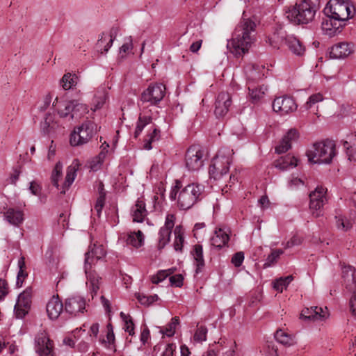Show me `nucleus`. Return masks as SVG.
<instances>
[{"instance_id":"obj_1","label":"nucleus","mask_w":356,"mask_h":356,"mask_svg":"<svg viewBox=\"0 0 356 356\" xmlns=\"http://www.w3.org/2000/svg\"><path fill=\"white\" fill-rule=\"evenodd\" d=\"M256 24L250 19H243L236 26L227 47L236 56H241L248 52L255 41Z\"/></svg>"},{"instance_id":"obj_2","label":"nucleus","mask_w":356,"mask_h":356,"mask_svg":"<svg viewBox=\"0 0 356 356\" xmlns=\"http://www.w3.org/2000/svg\"><path fill=\"white\" fill-rule=\"evenodd\" d=\"M204 191V187L201 184L192 183L182 187L181 182L177 180L170 199H177V207L181 210H188L202 199Z\"/></svg>"},{"instance_id":"obj_3","label":"nucleus","mask_w":356,"mask_h":356,"mask_svg":"<svg viewBox=\"0 0 356 356\" xmlns=\"http://www.w3.org/2000/svg\"><path fill=\"white\" fill-rule=\"evenodd\" d=\"M106 253L102 245L94 243L90 246L89 250L85 254L84 270L87 278L86 284L92 298L99 289L102 278L92 270V267L96 261L103 259Z\"/></svg>"},{"instance_id":"obj_4","label":"nucleus","mask_w":356,"mask_h":356,"mask_svg":"<svg viewBox=\"0 0 356 356\" xmlns=\"http://www.w3.org/2000/svg\"><path fill=\"white\" fill-rule=\"evenodd\" d=\"M319 9L318 0H302L285 13L286 17L296 24H307L312 22Z\"/></svg>"},{"instance_id":"obj_5","label":"nucleus","mask_w":356,"mask_h":356,"mask_svg":"<svg viewBox=\"0 0 356 356\" xmlns=\"http://www.w3.org/2000/svg\"><path fill=\"white\" fill-rule=\"evenodd\" d=\"M335 155V144L329 140L314 143L307 152L308 161L312 163H330Z\"/></svg>"},{"instance_id":"obj_6","label":"nucleus","mask_w":356,"mask_h":356,"mask_svg":"<svg viewBox=\"0 0 356 356\" xmlns=\"http://www.w3.org/2000/svg\"><path fill=\"white\" fill-rule=\"evenodd\" d=\"M323 12L326 16H333L346 24L354 16L355 8L349 0H331Z\"/></svg>"},{"instance_id":"obj_7","label":"nucleus","mask_w":356,"mask_h":356,"mask_svg":"<svg viewBox=\"0 0 356 356\" xmlns=\"http://www.w3.org/2000/svg\"><path fill=\"white\" fill-rule=\"evenodd\" d=\"M232 154L233 150L228 148L222 149L218 152L209 166V172L211 177L218 179L228 172L232 163Z\"/></svg>"},{"instance_id":"obj_8","label":"nucleus","mask_w":356,"mask_h":356,"mask_svg":"<svg viewBox=\"0 0 356 356\" xmlns=\"http://www.w3.org/2000/svg\"><path fill=\"white\" fill-rule=\"evenodd\" d=\"M206 159L203 148L199 145H193L185 153V166L189 171H197L203 167Z\"/></svg>"},{"instance_id":"obj_9","label":"nucleus","mask_w":356,"mask_h":356,"mask_svg":"<svg viewBox=\"0 0 356 356\" xmlns=\"http://www.w3.org/2000/svg\"><path fill=\"white\" fill-rule=\"evenodd\" d=\"M96 133V125L93 122L83 123L74 130L70 135V143L72 146L87 143Z\"/></svg>"},{"instance_id":"obj_10","label":"nucleus","mask_w":356,"mask_h":356,"mask_svg":"<svg viewBox=\"0 0 356 356\" xmlns=\"http://www.w3.org/2000/svg\"><path fill=\"white\" fill-rule=\"evenodd\" d=\"M342 277L346 289L354 293L350 300V309L352 314L356 316V270L350 266H343Z\"/></svg>"},{"instance_id":"obj_11","label":"nucleus","mask_w":356,"mask_h":356,"mask_svg":"<svg viewBox=\"0 0 356 356\" xmlns=\"http://www.w3.org/2000/svg\"><path fill=\"white\" fill-rule=\"evenodd\" d=\"M165 90V85L162 83L151 84L141 94L140 101L143 104L156 105L164 97Z\"/></svg>"},{"instance_id":"obj_12","label":"nucleus","mask_w":356,"mask_h":356,"mask_svg":"<svg viewBox=\"0 0 356 356\" xmlns=\"http://www.w3.org/2000/svg\"><path fill=\"white\" fill-rule=\"evenodd\" d=\"M327 188L323 186H317L309 194V209L312 215L318 217L321 215L323 206L327 202Z\"/></svg>"},{"instance_id":"obj_13","label":"nucleus","mask_w":356,"mask_h":356,"mask_svg":"<svg viewBox=\"0 0 356 356\" xmlns=\"http://www.w3.org/2000/svg\"><path fill=\"white\" fill-rule=\"evenodd\" d=\"M34 349L39 356H55L54 342L45 331H40L36 334Z\"/></svg>"},{"instance_id":"obj_14","label":"nucleus","mask_w":356,"mask_h":356,"mask_svg":"<svg viewBox=\"0 0 356 356\" xmlns=\"http://www.w3.org/2000/svg\"><path fill=\"white\" fill-rule=\"evenodd\" d=\"M87 312L86 300L81 296H72L65 301L64 314L72 317L80 316Z\"/></svg>"},{"instance_id":"obj_15","label":"nucleus","mask_w":356,"mask_h":356,"mask_svg":"<svg viewBox=\"0 0 356 356\" xmlns=\"http://www.w3.org/2000/svg\"><path fill=\"white\" fill-rule=\"evenodd\" d=\"M175 216L168 213L165 216V224L159 232L158 248L163 249L170 241L172 229L175 226Z\"/></svg>"},{"instance_id":"obj_16","label":"nucleus","mask_w":356,"mask_h":356,"mask_svg":"<svg viewBox=\"0 0 356 356\" xmlns=\"http://www.w3.org/2000/svg\"><path fill=\"white\" fill-rule=\"evenodd\" d=\"M298 105L295 100L289 96L276 97L273 102V109L284 115L296 111Z\"/></svg>"},{"instance_id":"obj_17","label":"nucleus","mask_w":356,"mask_h":356,"mask_svg":"<svg viewBox=\"0 0 356 356\" xmlns=\"http://www.w3.org/2000/svg\"><path fill=\"white\" fill-rule=\"evenodd\" d=\"M300 316L303 319L311 320L313 321H323L329 316L328 309L326 307H311L302 309Z\"/></svg>"},{"instance_id":"obj_18","label":"nucleus","mask_w":356,"mask_h":356,"mask_svg":"<svg viewBox=\"0 0 356 356\" xmlns=\"http://www.w3.org/2000/svg\"><path fill=\"white\" fill-rule=\"evenodd\" d=\"M345 25L333 16H326L321 22V29L324 34L332 37L339 33Z\"/></svg>"},{"instance_id":"obj_19","label":"nucleus","mask_w":356,"mask_h":356,"mask_svg":"<svg viewBox=\"0 0 356 356\" xmlns=\"http://www.w3.org/2000/svg\"><path fill=\"white\" fill-rule=\"evenodd\" d=\"M232 103V97L228 92H220L215 102L214 113L216 117L221 118L225 116L228 113Z\"/></svg>"},{"instance_id":"obj_20","label":"nucleus","mask_w":356,"mask_h":356,"mask_svg":"<svg viewBox=\"0 0 356 356\" xmlns=\"http://www.w3.org/2000/svg\"><path fill=\"white\" fill-rule=\"evenodd\" d=\"M229 241V235L228 230L225 228H216L213 232V235L210 238L211 245L217 249L220 250L227 246Z\"/></svg>"},{"instance_id":"obj_21","label":"nucleus","mask_w":356,"mask_h":356,"mask_svg":"<svg viewBox=\"0 0 356 356\" xmlns=\"http://www.w3.org/2000/svg\"><path fill=\"white\" fill-rule=\"evenodd\" d=\"M63 305L58 296H53L48 301L46 310L49 318L51 320L57 319L62 313H64Z\"/></svg>"},{"instance_id":"obj_22","label":"nucleus","mask_w":356,"mask_h":356,"mask_svg":"<svg viewBox=\"0 0 356 356\" xmlns=\"http://www.w3.org/2000/svg\"><path fill=\"white\" fill-rule=\"evenodd\" d=\"M120 239L124 241L127 245L138 248L143 245L145 237L143 232L138 230L136 232L124 233L121 235Z\"/></svg>"},{"instance_id":"obj_23","label":"nucleus","mask_w":356,"mask_h":356,"mask_svg":"<svg viewBox=\"0 0 356 356\" xmlns=\"http://www.w3.org/2000/svg\"><path fill=\"white\" fill-rule=\"evenodd\" d=\"M79 166L80 163L79 160L74 159L72 164L67 167L65 180L62 186V190L60 191L61 193H65V191L67 190L72 184L76 177V172L78 171Z\"/></svg>"},{"instance_id":"obj_24","label":"nucleus","mask_w":356,"mask_h":356,"mask_svg":"<svg viewBox=\"0 0 356 356\" xmlns=\"http://www.w3.org/2000/svg\"><path fill=\"white\" fill-rule=\"evenodd\" d=\"M352 52L350 44L347 42H339L333 45L330 50V56L332 58H343Z\"/></svg>"},{"instance_id":"obj_25","label":"nucleus","mask_w":356,"mask_h":356,"mask_svg":"<svg viewBox=\"0 0 356 356\" xmlns=\"http://www.w3.org/2000/svg\"><path fill=\"white\" fill-rule=\"evenodd\" d=\"M73 102L74 100H59L58 98H56L55 101L53 102V106L56 109L60 118L70 117L73 111Z\"/></svg>"},{"instance_id":"obj_26","label":"nucleus","mask_w":356,"mask_h":356,"mask_svg":"<svg viewBox=\"0 0 356 356\" xmlns=\"http://www.w3.org/2000/svg\"><path fill=\"white\" fill-rule=\"evenodd\" d=\"M131 216L134 222H142L147 215L145 203L142 200H138L131 207Z\"/></svg>"},{"instance_id":"obj_27","label":"nucleus","mask_w":356,"mask_h":356,"mask_svg":"<svg viewBox=\"0 0 356 356\" xmlns=\"http://www.w3.org/2000/svg\"><path fill=\"white\" fill-rule=\"evenodd\" d=\"M4 218L11 225L19 226L24 220V213L19 209L9 208L3 213Z\"/></svg>"},{"instance_id":"obj_28","label":"nucleus","mask_w":356,"mask_h":356,"mask_svg":"<svg viewBox=\"0 0 356 356\" xmlns=\"http://www.w3.org/2000/svg\"><path fill=\"white\" fill-rule=\"evenodd\" d=\"M274 337L279 343L285 346H291L296 343L295 335L284 329H278Z\"/></svg>"},{"instance_id":"obj_29","label":"nucleus","mask_w":356,"mask_h":356,"mask_svg":"<svg viewBox=\"0 0 356 356\" xmlns=\"http://www.w3.org/2000/svg\"><path fill=\"white\" fill-rule=\"evenodd\" d=\"M298 160L295 156L287 154L277 159L275 163V168L281 170H288L298 165Z\"/></svg>"},{"instance_id":"obj_30","label":"nucleus","mask_w":356,"mask_h":356,"mask_svg":"<svg viewBox=\"0 0 356 356\" xmlns=\"http://www.w3.org/2000/svg\"><path fill=\"white\" fill-rule=\"evenodd\" d=\"M264 67L255 64H250L245 67V72L249 81H256L264 76Z\"/></svg>"},{"instance_id":"obj_31","label":"nucleus","mask_w":356,"mask_h":356,"mask_svg":"<svg viewBox=\"0 0 356 356\" xmlns=\"http://www.w3.org/2000/svg\"><path fill=\"white\" fill-rule=\"evenodd\" d=\"M248 89L249 90L248 96L250 100L252 103L257 104L264 97L268 90V87L266 85H261L257 87H252L249 85Z\"/></svg>"},{"instance_id":"obj_32","label":"nucleus","mask_w":356,"mask_h":356,"mask_svg":"<svg viewBox=\"0 0 356 356\" xmlns=\"http://www.w3.org/2000/svg\"><path fill=\"white\" fill-rule=\"evenodd\" d=\"M285 44L288 48L296 55L302 56L305 53V47L300 41L293 35H288L285 38Z\"/></svg>"},{"instance_id":"obj_33","label":"nucleus","mask_w":356,"mask_h":356,"mask_svg":"<svg viewBox=\"0 0 356 356\" xmlns=\"http://www.w3.org/2000/svg\"><path fill=\"white\" fill-rule=\"evenodd\" d=\"M193 259L195 261L196 269L195 273L198 274L201 273L204 267L205 263L203 256V248L202 245L196 244L194 245L191 252Z\"/></svg>"},{"instance_id":"obj_34","label":"nucleus","mask_w":356,"mask_h":356,"mask_svg":"<svg viewBox=\"0 0 356 356\" xmlns=\"http://www.w3.org/2000/svg\"><path fill=\"white\" fill-rule=\"evenodd\" d=\"M79 82V77L76 74L66 73L60 80V86L65 90H70L75 87Z\"/></svg>"},{"instance_id":"obj_35","label":"nucleus","mask_w":356,"mask_h":356,"mask_svg":"<svg viewBox=\"0 0 356 356\" xmlns=\"http://www.w3.org/2000/svg\"><path fill=\"white\" fill-rule=\"evenodd\" d=\"M73 104V111L72 115H70V119L78 120L85 114L88 113V108L86 104L80 103L77 100H74Z\"/></svg>"},{"instance_id":"obj_36","label":"nucleus","mask_w":356,"mask_h":356,"mask_svg":"<svg viewBox=\"0 0 356 356\" xmlns=\"http://www.w3.org/2000/svg\"><path fill=\"white\" fill-rule=\"evenodd\" d=\"M184 229L182 226L177 225L175 227L174 229L175 234V241L173 243L174 248L176 251H182V248L184 243Z\"/></svg>"},{"instance_id":"obj_37","label":"nucleus","mask_w":356,"mask_h":356,"mask_svg":"<svg viewBox=\"0 0 356 356\" xmlns=\"http://www.w3.org/2000/svg\"><path fill=\"white\" fill-rule=\"evenodd\" d=\"M56 127L57 124L54 122V116L51 114H47L44 120L40 124L41 130L44 134L54 132Z\"/></svg>"},{"instance_id":"obj_38","label":"nucleus","mask_w":356,"mask_h":356,"mask_svg":"<svg viewBox=\"0 0 356 356\" xmlns=\"http://www.w3.org/2000/svg\"><path fill=\"white\" fill-rule=\"evenodd\" d=\"M99 342L106 348H110L115 342V334L111 323H108L106 327V339L100 338Z\"/></svg>"},{"instance_id":"obj_39","label":"nucleus","mask_w":356,"mask_h":356,"mask_svg":"<svg viewBox=\"0 0 356 356\" xmlns=\"http://www.w3.org/2000/svg\"><path fill=\"white\" fill-rule=\"evenodd\" d=\"M160 138V130L157 128H154L152 131L148 134L145 139L143 143V148L147 150L152 149V143L158 140Z\"/></svg>"},{"instance_id":"obj_40","label":"nucleus","mask_w":356,"mask_h":356,"mask_svg":"<svg viewBox=\"0 0 356 356\" xmlns=\"http://www.w3.org/2000/svg\"><path fill=\"white\" fill-rule=\"evenodd\" d=\"M179 324V319L175 316L172 318L171 321L166 326L161 330V332L168 337H172L176 331L177 325Z\"/></svg>"},{"instance_id":"obj_41","label":"nucleus","mask_w":356,"mask_h":356,"mask_svg":"<svg viewBox=\"0 0 356 356\" xmlns=\"http://www.w3.org/2000/svg\"><path fill=\"white\" fill-rule=\"evenodd\" d=\"M114 39L115 37H113L111 35L102 33L101 38L97 41V46L98 47L104 46V52L106 53L111 47Z\"/></svg>"},{"instance_id":"obj_42","label":"nucleus","mask_w":356,"mask_h":356,"mask_svg":"<svg viewBox=\"0 0 356 356\" xmlns=\"http://www.w3.org/2000/svg\"><path fill=\"white\" fill-rule=\"evenodd\" d=\"M106 152L102 149L99 154L92 158L90 161V168L92 171H97L101 168V166L106 158Z\"/></svg>"},{"instance_id":"obj_43","label":"nucleus","mask_w":356,"mask_h":356,"mask_svg":"<svg viewBox=\"0 0 356 356\" xmlns=\"http://www.w3.org/2000/svg\"><path fill=\"white\" fill-rule=\"evenodd\" d=\"M293 280V277L292 275L280 277L273 282V288L278 292H282L284 289H286Z\"/></svg>"},{"instance_id":"obj_44","label":"nucleus","mask_w":356,"mask_h":356,"mask_svg":"<svg viewBox=\"0 0 356 356\" xmlns=\"http://www.w3.org/2000/svg\"><path fill=\"white\" fill-rule=\"evenodd\" d=\"M120 317L124 322L123 328L125 332H128L129 335H134V323L133 318L129 314H126L123 312L120 313Z\"/></svg>"},{"instance_id":"obj_45","label":"nucleus","mask_w":356,"mask_h":356,"mask_svg":"<svg viewBox=\"0 0 356 356\" xmlns=\"http://www.w3.org/2000/svg\"><path fill=\"white\" fill-rule=\"evenodd\" d=\"M152 118L149 116L140 115L136 123V127L134 131V137L136 138L141 134L145 126L151 122Z\"/></svg>"},{"instance_id":"obj_46","label":"nucleus","mask_w":356,"mask_h":356,"mask_svg":"<svg viewBox=\"0 0 356 356\" xmlns=\"http://www.w3.org/2000/svg\"><path fill=\"white\" fill-rule=\"evenodd\" d=\"M208 330L205 325H197L193 339L195 342L202 343L207 340Z\"/></svg>"},{"instance_id":"obj_47","label":"nucleus","mask_w":356,"mask_h":356,"mask_svg":"<svg viewBox=\"0 0 356 356\" xmlns=\"http://www.w3.org/2000/svg\"><path fill=\"white\" fill-rule=\"evenodd\" d=\"M173 272L174 271L172 268L159 270L156 275L151 277V281L152 283L157 284L165 280V278L173 273Z\"/></svg>"},{"instance_id":"obj_48","label":"nucleus","mask_w":356,"mask_h":356,"mask_svg":"<svg viewBox=\"0 0 356 356\" xmlns=\"http://www.w3.org/2000/svg\"><path fill=\"white\" fill-rule=\"evenodd\" d=\"M283 253L284 251L281 249L273 250L266 258L264 264V268H268L274 264Z\"/></svg>"},{"instance_id":"obj_49","label":"nucleus","mask_w":356,"mask_h":356,"mask_svg":"<svg viewBox=\"0 0 356 356\" xmlns=\"http://www.w3.org/2000/svg\"><path fill=\"white\" fill-rule=\"evenodd\" d=\"M62 170H63V165L60 162H58L54 169L53 170L52 175H51V182L52 184L56 186L57 188H58V180L60 176L62 175Z\"/></svg>"},{"instance_id":"obj_50","label":"nucleus","mask_w":356,"mask_h":356,"mask_svg":"<svg viewBox=\"0 0 356 356\" xmlns=\"http://www.w3.org/2000/svg\"><path fill=\"white\" fill-rule=\"evenodd\" d=\"M136 298L141 305L149 306L153 302L157 301L159 300V296L156 294L152 296H146L144 294L138 293L136 296Z\"/></svg>"},{"instance_id":"obj_51","label":"nucleus","mask_w":356,"mask_h":356,"mask_svg":"<svg viewBox=\"0 0 356 356\" xmlns=\"http://www.w3.org/2000/svg\"><path fill=\"white\" fill-rule=\"evenodd\" d=\"M106 199V193L104 192L103 188L99 193V196L96 200L94 209L96 211L97 214L99 216L102 213Z\"/></svg>"},{"instance_id":"obj_52","label":"nucleus","mask_w":356,"mask_h":356,"mask_svg":"<svg viewBox=\"0 0 356 356\" xmlns=\"http://www.w3.org/2000/svg\"><path fill=\"white\" fill-rule=\"evenodd\" d=\"M336 225L339 229L347 231L352 227V223L343 216L339 215L335 216Z\"/></svg>"},{"instance_id":"obj_53","label":"nucleus","mask_w":356,"mask_h":356,"mask_svg":"<svg viewBox=\"0 0 356 356\" xmlns=\"http://www.w3.org/2000/svg\"><path fill=\"white\" fill-rule=\"evenodd\" d=\"M29 303V295L26 292L21 293L18 296L17 303L15 306V309H17L18 307L24 306L26 307Z\"/></svg>"},{"instance_id":"obj_54","label":"nucleus","mask_w":356,"mask_h":356,"mask_svg":"<svg viewBox=\"0 0 356 356\" xmlns=\"http://www.w3.org/2000/svg\"><path fill=\"white\" fill-rule=\"evenodd\" d=\"M102 93L99 97H97V95H95V111L102 108L104 104L105 103L106 99V94L104 88H102Z\"/></svg>"},{"instance_id":"obj_55","label":"nucleus","mask_w":356,"mask_h":356,"mask_svg":"<svg viewBox=\"0 0 356 356\" xmlns=\"http://www.w3.org/2000/svg\"><path fill=\"white\" fill-rule=\"evenodd\" d=\"M291 147L290 141L284 140L283 138L280 145L275 147V152L278 154H282L287 152Z\"/></svg>"},{"instance_id":"obj_56","label":"nucleus","mask_w":356,"mask_h":356,"mask_svg":"<svg viewBox=\"0 0 356 356\" xmlns=\"http://www.w3.org/2000/svg\"><path fill=\"white\" fill-rule=\"evenodd\" d=\"M169 280L172 286L181 287L183 285L184 277L181 274H177L170 277Z\"/></svg>"},{"instance_id":"obj_57","label":"nucleus","mask_w":356,"mask_h":356,"mask_svg":"<svg viewBox=\"0 0 356 356\" xmlns=\"http://www.w3.org/2000/svg\"><path fill=\"white\" fill-rule=\"evenodd\" d=\"M323 100V96L320 93L312 95L308 99L306 103L307 108H311L314 104Z\"/></svg>"},{"instance_id":"obj_58","label":"nucleus","mask_w":356,"mask_h":356,"mask_svg":"<svg viewBox=\"0 0 356 356\" xmlns=\"http://www.w3.org/2000/svg\"><path fill=\"white\" fill-rule=\"evenodd\" d=\"M244 260V254L243 252H238L235 253L232 258V263L236 267H239L242 265Z\"/></svg>"},{"instance_id":"obj_59","label":"nucleus","mask_w":356,"mask_h":356,"mask_svg":"<svg viewBox=\"0 0 356 356\" xmlns=\"http://www.w3.org/2000/svg\"><path fill=\"white\" fill-rule=\"evenodd\" d=\"M133 49V42L131 37L125 39V42L120 48V53H129Z\"/></svg>"},{"instance_id":"obj_60","label":"nucleus","mask_w":356,"mask_h":356,"mask_svg":"<svg viewBox=\"0 0 356 356\" xmlns=\"http://www.w3.org/2000/svg\"><path fill=\"white\" fill-rule=\"evenodd\" d=\"M299 136L298 132L296 129H291L288 131V132L284 136V140L290 141V143L293 141H295L298 139Z\"/></svg>"},{"instance_id":"obj_61","label":"nucleus","mask_w":356,"mask_h":356,"mask_svg":"<svg viewBox=\"0 0 356 356\" xmlns=\"http://www.w3.org/2000/svg\"><path fill=\"white\" fill-rule=\"evenodd\" d=\"M8 293V283L5 280L0 279V300L4 299Z\"/></svg>"},{"instance_id":"obj_62","label":"nucleus","mask_w":356,"mask_h":356,"mask_svg":"<svg viewBox=\"0 0 356 356\" xmlns=\"http://www.w3.org/2000/svg\"><path fill=\"white\" fill-rule=\"evenodd\" d=\"M99 325L98 323H95L90 326L89 330V335L92 341H94V339H97L99 334Z\"/></svg>"},{"instance_id":"obj_63","label":"nucleus","mask_w":356,"mask_h":356,"mask_svg":"<svg viewBox=\"0 0 356 356\" xmlns=\"http://www.w3.org/2000/svg\"><path fill=\"white\" fill-rule=\"evenodd\" d=\"M176 345L175 343H168L161 356H175Z\"/></svg>"},{"instance_id":"obj_64","label":"nucleus","mask_w":356,"mask_h":356,"mask_svg":"<svg viewBox=\"0 0 356 356\" xmlns=\"http://www.w3.org/2000/svg\"><path fill=\"white\" fill-rule=\"evenodd\" d=\"M153 208L154 211H161L162 207V196L154 195L152 197Z\"/></svg>"}]
</instances>
